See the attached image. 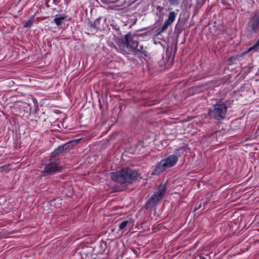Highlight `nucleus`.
I'll return each mask as SVG.
<instances>
[{
	"instance_id": "5",
	"label": "nucleus",
	"mask_w": 259,
	"mask_h": 259,
	"mask_svg": "<svg viewBox=\"0 0 259 259\" xmlns=\"http://www.w3.org/2000/svg\"><path fill=\"white\" fill-rule=\"evenodd\" d=\"M227 109L228 106L226 103L219 101L209 108L208 114L212 119L218 121L222 120L226 117Z\"/></svg>"
},
{
	"instance_id": "20",
	"label": "nucleus",
	"mask_w": 259,
	"mask_h": 259,
	"mask_svg": "<svg viewBox=\"0 0 259 259\" xmlns=\"http://www.w3.org/2000/svg\"><path fill=\"white\" fill-rule=\"evenodd\" d=\"M91 259H96V258H92Z\"/></svg>"
},
{
	"instance_id": "1",
	"label": "nucleus",
	"mask_w": 259,
	"mask_h": 259,
	"mask_svg": "<svg viewBox=\"0 0 259 259\" xmlns=\"http://www.w3.org/2000/svg\"><path fill=\"white\" fill-rule=\"evenodd\" d=\"M138 176V172L137 170L130 168H124L112 173V179L118 183L127 185L132 183Z\"/></svg>"
},
{
	"instance_id": "9",
	"label": "nucleus",
	"mask_w": 259,
	"mask_h": 259,
	"mask_svg": "<svg viewBox=\"0 0 259 259\" xmlns=\"http://www.w3.org/2000/svg\"><path fill=\"white\" fill-rule=\"evenodd\" d=\"M66 18V16L64 14L57 15L54 19V22L56 23L57 26L60 27L62 24V20Z\"/></svg>"
},
{
	"instance_id": "4",
	"label": "nucleus",
	"mask_w": 259,
	"mask_h": 259,
	"mask_svg": "<svg viewBox=\"0 0 259 259\" xmlns=\"http://www.w3.org/2000/svg\"><path fill=\"white\" fill-rule=\"evenodd\" d=\"M64 166L62 164L59 157L51 156L48 162L45 164L42 173L45 176H52L60 173L62 171Z\"/></svg>"
},
{
	"instance_id": "16",
	"label": "nucleus",
	"mask_w": 259,
	"mask_h": 259,
	"mask_svg": "<svg viewBox=\"0 0 259 259\" xmlns=\"http://www.w3.org/2000/svg\"><path fill=\"white\" fill-rule=\"evenodd\" d=\"M171 6H177L179 4V0H168Z\"/></svg>"
},
{
	"instance_id": "3",
	"label": "nucleus",
	"mask_w": 259,
	"mask_h": 259,
	"mask_svg": "<svg viewBox=\"0 0 259 259\" xmlns=\"http://www.w3.org/2000/svg\"><path fill=\"white\" fill-rule=\"evenodd\" d=\"M138 37L135 35L128 33L124 38L118 41V46L123 53H133L136 48L138 47Z\"/></svg>"
},
{
	"instance_id": "17",
	"label": "nucleus",
	"mask_w": 259,
	"mask_h": 259,
	"mask_svg": "<svg viewBox=\"0 0 259 259\" xmlns=\"http://www.w3.org/2000/svg\"><path fill=\"white\" fill-rule=\"evenodd\" d=\"M33 21L32 20H29L25 22L24 25V27H29L32 25Z\"/></svg>"
},
{
	"instance_id": "2",
	"label": "nucleus",
	"mask_w": 259,
	"mask_h": 259,
	"mask_svg": "<svg viewBox=\"0 0 259 259\" xmlns=\"http://www.w3.org/2000/svg\"><path fill=\"white\" fill-rule=\"evenodd\" d=\"M177 155L171 154L165 159H163L157 165L155 169L153 170L152 174L159 175L163 172L167 168L174 166L178 162V159L183 154L184 149L180 148L176 150Z\"/></svg>"
},
{
	"instance_id": "10",
	"label": "nucleus",
	"mask_w": 259,
	"mask_h": 259,
	"mask_svg": "<svg viewBox=\"0 0 259 259\" xmlns=\"http://www.w3.org/2000/svg\"><path fill=\"white\" fill-rule=\"evenodd\" d=\"M140 53H142L145 57H146L148 56V52L144 48L143 46H140L139 48H136V49L133 52V54L134 55H137Z\"/></svg>"
},
{
	"instance_id": "18",
	"label": "nucleus",
	"mask_w": 259,
	"mask_h": 259,
	"mask_svg": "<svg viewBox=\"0 0 259 259\" xmlns=\"http://www.w3.org/2000/svg\"><path fill=\"white\" fill-rule=\"evenodd\" d=\"M52 1L53 4L55 5H58L59 3L61 2V0H49V2Z\"/></svg>"
},
{
	"instance_id": "7",
	"label": "nucleus",
	"mask_w": 259,
	"mask_h": 259,
	"mask_svg": "<svg viewBox=\"0 0 259 259\" xmlns=\"http://www.w3.org/2000/svg\"><path fill=\"white\" fill-rule=\"evenodd\" d=\"M73 142V141L69 142L65 144L63 146L58 147V148L54 150V152L52 153L51 156L54 157H58V155H59L60 154L70 149V146L72 145V143Z\"/></svg>"
},
{
	"instance_id": "8",
	"label": "nucleus",
	"mask_w": 259,
	"mask_h": 259,
	"mask_svg": "<svg viewBox=\"0 0 259 259\" xmlns=\"http://www.w3.org/2000/svg\"><path fill=\"white\" fill-rule=\"evenodd\" d=\"M251 29L253 31H257L259 29V16H254L251 19Z\"/></svg>"
},
{
	"instance_id": "14",
	"label": "nucleus",
	"mask_w": 259,
	"mask_h": 259,
	"mask_svg": "<svg viewBox=\"0 0 259 259\" xmlns=\"http://www.w3.org/2000/svg\"><path fill=\"white\" fill-rule=\"evenodd\" d=\"M129 223L130 222L128 221H124L121 223H120L119 224V229L121 230L124 229Z\"/></svg>"
},
{
	"instance_id": "13",
	"label": "nucleus",
	"mask_w": 259,
	"mask_h": 259,
	"mask_svg": "<svg viewBox=\"0 0 259 259\" xmlns=\"http://www.w3.org/2000/svg\"><path fill=\"white\" fill-rule=\"evenodd\" d=\"M170 25L167 22H165L162 27L158 30L157 32L156 35H159L163 32H164L168 28V27Z\"/></svg>"
},
{
	"instance_id": "11",
	"label": "nucleus",
	"mask_w": 259,
	"mask_h": 259,
	"mask_svg": "<svg viewBox=\"0 0 259 259\" xmlns=\"http://www.w3.org/2000/svg\"><path fill=\"white\" fill-rule=\"evenodd\" d=\"M101 18H98L96 19L93 24L94 28L100 31H102V30H103L104 26L103 25L101 24Z\"/></svg>"
},
{
	"instance_id": "19",
	"label": "nucleus",
	"mask_w": 259,
	"mask_h": 259,
	"mask_svg": "<svg viewBox=\"0 0 259 259\" xmlns=\"http://www.w3.org/2000/svg\"><path fill=\"white\" fill-rule=\"evenodd\" d=\"M201 259H207V258L205 257H202Z\"/></svg>"
},
{
	"instance_id": "12",
	"label": "nucleus",
	"mask_w": 259,
	"mask_h": 259,
	"mask_svg": "<svg viewBox=\"0 0 259 259\" xmlns=\"http://www.w3.org/2000/svg\"><path fill=\"white\" fill-rule=\"evenodd\" d=\"M176 18V14L174 12H170L169 13L168 17L166 22H168V24L171 25L172 22L175 21Z\"/></svg>"
},
{
	"instance_id": "6",
	"label": "nucleus",
	"mask_w": 259,
	"mask_h": 259,
	"mask_svg": "<svg viewBox=\"0 0 259 259\" xmlns=\"http://www.w3.org/2000/svg\"><path fill=\"white\" fill-rule=\"evenodd\" d=\"M166 189V185L161 184L145 204V208L149 209L157 204L164 197Z\"/></svg>"
},
{
	"instance_id": "15",
	"label": "nucleus",
	"mask_w": 259,
	"mask_h": 259,
	"mask_svg": "<svg viewBox=\"0 0 259 259\" xmlns=\"http://www.w3.org/2000/svg\"><path fill=\"white\" fill-rule=\"evenodd\" d=\"M259 49V39L257 40V41L256 42V43L255 44H254L253 46H252L251 47L249 48L247 52H251L252 50H257Z\"/></svg>"
}]
</instances>
